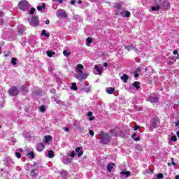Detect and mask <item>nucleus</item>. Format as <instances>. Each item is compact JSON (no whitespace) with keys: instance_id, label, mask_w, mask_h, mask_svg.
Instances as JSON below:
<instances>
[{"instance_id":"nucleus-39","label":"nucleus","mask_w":179,"mask_h":179,"mask_svg":"<svg viewBox=\"0 0 179 179\" xmlns=\"http://www.w3.org/2000/svg\"><path fill=\"white\" fill-rule=\"evenodd\" d=\"M76 155L75 151H72L70 154V157H75Z\"/></svg>"},{"instance_id":"nucleus-46","label":"nucleus","mask_w":179,"mask_h":179,"mask_svg":"<svg viewBox=\"0 0 179 179\" xmlns=\"http://www.w3.org/2000/svg\"><path fill=\"white\" fill-rule=\"evenodd\" d=\"M140 128H141V127L136 125L134 127V131H138V129H139Z\"/></svg>"},{"instance_id":"nucleus-23","label":"nucleus","mask_w":179,"mask_h":179,"mask_svg":"<svg viewBox=\"0 0 179 179\" xmlns=\"http://www.w3.org/2000/svg\"><path fill=\"white\" fill-rule=\"evenodd\" d=\"M49 159H52V157H54V151L53 150H50L48 152V155Z\"/></svg>"},{"instance_id":"nucleus-14","label":"nucleus","mask_w":179,"mask_h":179,"mask_svg":"<svg viewBox=\"0 0 179 179\" xmlns=\"http://www.w3.org/2000/svg\"><path fill=\"white\" fill-rule=\"evenodd\" d=\"M121 79L124 83H127V82H128V79H129V76H128L127 74H123V76L121 77Z\"/></svg>"},{"instance_id":"nucleus-31","label":"nucleus","mask_w":179,"mask_h":179,"mask_svg":"<svg viewBox=\"0 0 179 179\" xmlns=\"http://www.w3.org/2000/svg\"><path fill=\"white\" fill-rule=\"evenodd\" d=\"M164 176L163 175V173H158L155 179H162V178H164Z\"/></svg>"},{"instance_id":"nucleus-30","label":"nucleus","mask_w":179,"mask_h":179,"mask_svg":"<svg viewBox=\"0 0 179 179\" xmlns=\"http://www.w3.org/2000/svg\"><path fill=\"white\" fill-rule=\"evenodd\" d=\"M39 111H41V113H45V106H41L39 107Z\"/></svg>"},{"instance_id":"nucleus-22","label":"nucleus","mask_w":179,"mask_h":179,"mask_svg":"<svg viewBox=\"0 0 179 179\" xmlns=\"http://www.w3.org/2000/svg\"><path fill=\"white\" fill-rule=\"evenodd\" d=\"M71 89L72 90H78V86H76V83H71Z\"/></svg>"},{"instance_id":"nucleus-20","label":"nucleus","mask_w":179,"mask_h":179,"mask_svg":"<svg viewBox=\"0 0 179 179\" xmlns=\"http://www.w3.org/2000/svg\"><path fill=\"white\" fill-rule=\"evenodd\" d=\"M120 174H124L126 176V178H128L129 176H131V171H121Z\"/></svg>"},{"instance_id":"nucleus-59","label":"nucleus","mask_w":179,"mask_h":179,"mask_svg":"<svg viewBox=\"0 0 179 179\" xmlns=\"http://www.w3.org/2000/svg\"><path fill=\"white\" fill-rule=\"evenodd\" d=\"M171 162H174V158L171 159Z\"/></svg>"},{"instance_id":"nucleus-47","label":"nucleus","mask_w":179,"mask_h":179,"mask_svg":"<svg viewBox=\"0 0 179 179\" xmlns=\"http://www.w3.org/2000/svg\"><path fill=\"white\" fill-rule=\"evenodd\" d=\"M76 2V0H71V1H70V3H71V5H75Z\"/></svg>"},{"instance_id":"nucleus-12","label":"nucleus","mask_w":179,"mask_h":179,"mask_svg":"<svg viewBox=\"0 0 179 179\" xmlns=\"http://www.w3.org/2000/svg\"><path fill=\"white\" fill-rule=\"evenodd\" d=\"M132 86L135 87L136 89L138 90L141 89V83L138 81H135L133 84Z\"/></svg>"},{"instance_id":"nucleus-25","label":"nucleus","mask_w":179,"mask_h":179,"mask_svg":"<svg viewBox=\"0 0 179 179\" xmlns=\"http://www.w3.org/2000/svg\"><path fill=\"white\" fill-rule=\"evenodd\" d=\"M94 69H96V71L99 73V75H101V69H100V67H99V66L95 65Z\"/></svg>"},{"instance_id":"nucleus-48","label":"nucleus","mask_w":179,"mask_h":179,"mask_svg":"<svg viewBox=\"0 0 179 179\" xmlns=\"http://www.w3.org/2000/svg\"><path fill=\"white\" fill-rule=\"evenodd\" d=\"M109 132H110V134H115V129H110V131H109Z\"/></svg>"},{"instance_id":"nucleus-6","label":"nucleus","mask_w":179,"mask_h":179,"mask_svg":"<svg viewBox=\"0 0 179 179\" xmlns=\"http://www.w3.org/2000/svg\"><path fill=\"white\" fill-rule=\"evenodd\" d=\"M8 94L10 96H17V94H19V89H17L16 87H13L8 91Z\"/></svg>"},{"instance_id":"nucleus-52","label":"nucleus","mask_w":179,"mask_h":179,"mask_svg":"<svg viewBox=\"0 0 179 179\" xmlns=\"http://www.w3.org/2000/svg\"><path fill=\"white\" fill-rule=\"evenodd\" d=\"M136 73H138V72H141V69L138 68L136 69V70L135 71Z\"/></svg>"},{"instance_id":"nucleus-16","label":"nucleus","mask_w":179,"mask_h":179,"mask_svg":"<svg viewBox=\"0 0 179 179\" xmlns=\"http://www.w3.org/2000/svg\"><path fill=\"white\" fill-rule=\"evenodd\" d=\"M44 148H45V146H44V143H40L38 145V150H39V152H42V150H44Z\"/></svg>"},{"instance_id":"nucleus-38","label":"nucleus","mask_w":179,"mask_h":179,"mask_svg":"<svg viewBox=\"0 0 179 179\" xmlns=\"http://www.w3.org/2000/svg\"><path fill=\"white\" fill-rule=\"evenodd\" d=\"M178 55V56H177L176 59H179V57H178V50H175L173 51V55Z\"/></svg>"},{"instance_id":"nucleus-2","label":"nucleus","mask_w":179,"mask_h":179,"mask_svg":"<svg viewBox=\"0 0 179 179\" xmlns=\"http://www.w3.org/2000/svg\"><path fill=\"white\" fill-rule=\"evenodd\" d=\"M101 136V143H102V145H108V143L111 142V136H110L108 133L102 131Z\"/></svg>"},{"instance_id":"nucleus-63","label":"nucleus","mask_w":179,"mask_h":179,"mask_svg":"<svg viewBox=\"0 0 179 179\" xmlns=\"http://www.w3.org/2000/svg\"><path fill=\"white\" fill-rule=\"evenodd\" d=\"M0 128H1V124H0Z\"/></svg>"},{"instance_id":"nucleus-45","label":"nucleus","mask_w":179,"mask_h":179,"mask_svg":"<svg viewBox=\"0 0 179 179\" xmlns=\"http://www.w3.org/2000/svg\"><path fill=\"white\" fill-rule=\"evenodd\" d=\"M80 132H82L83 134H85L86 130L85 129V128L82 127L80 129Z\"/></svg>"},{"instance_id":"nucleus-51","label":"nucleus","mask_w":179,"mask_h":179,"mask_svg":"<svg viewBox=\"0 0 179 179\" xmlns=\"http://www.w3.org/2000/svg\"><path fill=\"white\" fill-rule=\"evenodd\" d=\"M45 24H50V20H47L45 22Z\"/></svg>"},{"instance_id":"nucleus-13","label":"nucleus","mask_w":179,"mask_h":179,"mask_svg":"<svg viewBox=\"0 0 179 179\" xmlns=\"http://www.w3.org/2000/svg\"><path fill=\"white\" fill-rule=\"evenodd\" d=\"M150 103H157L159 101V96H155V97H153V96H151L150 98Z\"/></svg>"},{"instance_id":"nucleus-34","label":"nucleus","mask_w":179,"mask_h":179,"mask_svg":"<svg viewBox=\"0 0 179 179\" xmlns=\"http://www.w3.org/2000/svg\"><path fill=\"white\" fill-rule=\"evenodd\" d=\"M125 17H129V16H131V12L128 11V10H125Z\"/></svg>"},{"instance_id":"nucleus-9","label":"nucleus","mask_w":179,"mask_h":179,"mask_svg":"<svg viewBox=\"0 0 179 179\" xmlns=\"http://www.w3.org/2000/svg\"><path fill=\"white\" fill-rule=\"evenodd\" d=\"M115 166V164H114V163H110V164H108L107 170H108V173H111V171H113V169H114Z\"/></svg>"},{"instance_id":"nucleus-29","label":"nucleus","mask_w":179,"mask_h":179,"mask_svg":"<svg viewBox=\"0 0 179 179\" xmlns=\"http://www.w3.org/2000/svg\"><path fill=\"white\" fill-rule=\"evenodd\" d=\"M28 156L31 157V159H35L36 155H34V152L31 151L29 153H28Z\"/></svg>"},{"instance_id":"nucleus-11","label":"nucleus","mask_w":179,"mask_h":179,"mask_svg":"<svg viewBox=\"0 0 179 179\" xmlns=\"http://www.w3.org/2000/svg\"><path fill=\"white\" fill-rule=\"evenodd\" d=\"M114 92H115V88H113V87L106 88V92L108 93V94H113Z\"/></svg>"},{"instance_id":"nucleus-18","label":"nucleus","mask_w":179,"mask_h":179,"mask_svg":"<svg viewBox=\"0 0 179 179\" xmlns=\"http://www.w3.org/2000/svg\"><path fill=\"white\" fill-rule=\"evenodd\" d=\"M41 36H44L45 37H50V32H47L45 29L42 30Z\"/></svg>"},{"instance_id":"nucleus-49","label":"nucleus","mask_w":179,"mask_h":179,"mask_svg":"<svg viewBox=\"0 0 179 179\" xmlns=\"http://www.w3.org/2000/svg\"><path fill=\"white\" fill-rule=\"evenodd\" d=\"M65 132H69V128L65 127L64 129Z\"/></svg>"},{"instance_id":"nucleus-62","label":"nucleus","mask_w":179,"mask_h":179,"mask_svg":"<svg viewBox=\"0 0 179 179\" xmlns=\"http://www.w3.org/2000/svg\"><path fill=\"white\" fill-rule=\"evenodd\" d=\"M87 45L89 47L90 45L88 43H87Z\"/></svg>"},{"instance_id":"nucleus-8","label":"nucleus","mask_w":179,"mask_h":179,"mask_svg":"<svg viewBox=\"0 0 179 179\" xmlns=\"http://www.w3.org/2000/svg\"><path fill=\"white\" fill-rule=\"evenodd\" d=\"M125 50H127V51H131V50H134V51H138V49H136V48H135V46L134 45V44H129L128 45H126L124 47Z\"/></svg>"},{"instance_id":"nucleus-56","label":"nucleus","mask_w":179,"mask_h":179,"mask_svg":"<svg viewBox=\"0 0 179 179\" xmlns=\"http://www.w3.org/2000/svg\"><path fill=\"white\" fill-rule=\"evenodd\" d=\"M78 5H80V3H82V1L81 0L78 1Z\"/></svg>"},{"instance_id":"nucleus-41","label":"nucleus","mask_w":179,"mask_h":179,"mask_svg":"<svg viewBox=\"0 0 179 179\" xmlns=\"http://www.w3.org/2000/svg\"><path fill=\"white\" fill-rule=\"evenodd\" d=\"M89 134L91 136H94V131L93 130H89Z\"/></svg>"},{"instance_id":"nucleus-26","label":"nucleus","mask_w":179,"mask_h":179,"mask_svg":"<svg viewBox=\"0 0 179 179\" xmlns=\"http://www.w3.org/2000/svg\"><path fill=\"white\" fill-rule=\"evenodd\" d=\"M114 8H116V9H118V10H121V9H122V7L120 3H115Z\"/></svg>"},{"instance_id":"nucleus-19","label":"nucleus","mask_w":179,"mask_h":179,"mask_svg":"<svg viewBox=\"0 0 179 179\" xmlns=\"http://www.w3.org/2000/svg\"><path fill=\"white\" fill-rule=\"evenodd\" d=\"M46 54H47L48 57L51 58V57H52L53 55H55V52L51 51V50H48V51L46 52Z\"/></svg>"},{"instance_id":"nucleus-24","label":"nucleus","mask_w":179,"mask_h":179,"mask_svg":"<svg viewBox=\"0 0 179 179\" xmlns=\"http://www.w3.org/2000/svg\"><path fill=\"white\" fill-rule=\"evenodd\" d=\"M38 10H43V9H45V3H43L42 6H37Z\"/></svg>"},{"instance_id":"nucleus-36","label":"nucleus","mask_w":179,"mask_h":179,"mask_svg":"<svg viewBox=\"0 0 179 179\" xmlns=\"http://www.w3.org/2000/svg\"><path fill=\"white\" fill-rule=\"evenodd\" d=\"M21 90L22 91V92H25V93H27V87H26L25 86H22V87H21Z\"/></svg>"},{"instance_id":"nucleus-7","label":"nucleus","mask_w":179,"mask_h":179,"mask_svg":"<svg viewBox=\"0 0 179 179\" xmlns=\"http://www.w3.org/2000/svg\"><path fill=\"white\" fill-rule=\"evenodd\" d=\"M57 15L58 17H68V15H66V11L64 9H59L57 11Z\"/></svg>"},{"instance_id":"nucleus-1","label":"nucleus","mask_w":179,"mask_h":179,"mask_svg":"<svg viewBox=\"0 0 179 179\" xmlns=\"http://www.w3.org/2000/svg\"><path fill=\"white\" fill-rule=\"evenodd\" d=\"M83 68H85V66H83L82 64H79L77 66V69L78 71V73L76 76V79H78V80H80V82H82V80H85V79L87 78V74L83 73V71H82V69H83Z\"/></svg>"},{"instance_id":"nucleus-40","label":"nucleus","mask_w":179,"mask_h":179,"mask_svg":"<svg viewBox=\"0 0 179 179\" xmlns=\"http://www.w3.org/2000/svg\"><path fill=\"white\" fill-rule=\"evenodd\" d=\"M169 59L172 60V62H171L169 64H173V62H176V61H177L176 59H174V57H169Z\"/></svg>"},{"instance_id":"nucleus-54","label":"nucleus","mask_w":179,"mask_h":179,"mask_svg":"<svg viewBox=\"0 0 179 179\" xmlns=\"http://www.w3.org/2000/svg\"><path fill=\"white\" fill-rule=\"evenodd\" d=\"M178 125H179V121L176 122V127H178Z\"/></svg>"},{"instance_id":"nucleus-35","label":"nucleus","mask_w":179,"mask_h":179,"mask_svg":"<svg viewBox=\"0 0 179 179\" xmlns=\"http://www.w3.org/2000/svg\"><path fill=\"white\" fill-rule=\"evenodd\" d=\"M86 41H87V43H89V44H92L93 39H92V38H90V37H88V38H87Z\"/></svg>"},{"instance_id":"nucleus-3","label":"nucleus","mask_w":179,"mask_h":179,"mask_svg":"<svg viewBox=\"0 0 179 179\" xmlns=\"http://www.w3.org/2000/svg\"><path fill=\"white\" fill-rule=\"evenodd\" d=\"M28 22H29V24L33 27H37V26L40 24V20H38V17L34 15L28 18Z\"/></svg>"},{"instance_id":"nucleus-53","label":"nucleus","mask_w":179,"mask_h":179,"mask_svg":"<svg viewBox=\"0 0 179 179\" xmlns=\"http://www.w3.org/2000/svg\"><path fill=\"white\" fill-rule=\"evenodd\" d=\"M138 76H139V74L138 73H134V77L138 78Z\"/></svg>"},{"instance_id":"nucleus-60","label":"nucleus","mask_w":179,"mask_h":179,"mask_svg":"<svg viewBox=\"0 0 179 179\" xmlns=\"http://www.w3.org/2000/svg\"><path fill=\"white\" fill-rule=\"evenodd\" d=\"M168 166H171V164L170 162H169Z\"/></svg>"},{"instance_id":"nucleus-28","label":"nucleus","mask_w":179,"mask_h":179,"mask_svg":"<svg viewBox=\"0 0 179 179\" xmlns=\"http://www.w3.org/2000/svg\"><path fill=\"white\" fill-rule=\"evenodd\" d=\"M63 55H64V57H69L71 55V52H68L67 50H64Z\"/></svg>"},{"instance_id":"nucleus-21","label":"nucleus","mask_w":179,"mask_h":179,"mask_svg":"<svg viewBox=\"0 0 179 179\" xmlns=\"http://www.w3.org/2000/svg\"><path fill=\"white\" fill-rule=\"evenodd\" d=\"M51 139H52V136H45V143H48V142H50V141H51Z\"/></svg>"},{"instance_id":"nucleus-37","label":"nucleus","mask_w":179,"mask_h":179,"mask_svg":"<svg viewBox=\"0 0 179 179\" xmlns=\"http://www.w3.org/2000/svg\"><path fill=\"white\" fill-rule=\"evenodd\" d=\"M15 156L17 159H20V157H22V154H20V152H16Z\"/></svg>"},{"instance_id":"nucleus-55","label":"nucleus","mask_w":179,"mask_h":179,"mask_svg":"<svg viewBox=\"0 0 179 179\" xmlns=\"http://www.w3.org/2000/svg\"><path fill=\"white\" fill-rule=\"evenodd\" d=\"M175 179H179V175H176V176H175Z\"/></svg>"},{"instance_id":"nucleus-10","label":"nucleus","mask_w":179,"mask_h":179,"mask_svg":"<svg viewBox=\"0 0 179 179\" xmlns=\"http://www.w3.org/2000/svg\"><path fill=\"white\" fill-rule=\"evenodd\" d=\"M31 177H37L38 176V171L37 169H32L30 172Z\"/></svg>"},{"instance_id":"nucleus-15","label":"nucleus","mask_w":179,"mask_h":179,"mask_svg":"<svg viewBox=\"0 0 179 179\" xmlns=\"http://www.w3.org/2000/svg\"><path fill=\"white\" fill-rule=\"evenodd\" d=\"M131 138V139H133L136 142H138V141H141V138H139V136H137V137H136V134H132Z\"/></svg>"},{"instance_id":"nucleus-17","label":"nucleus","mask_w":179,"mask_h":179,"mask_svg":"<svg viewBox=\"0 0 179 179\" xmlns=\"http://www.w3.org/2000/svg\"><path fill=\"white\" fill-rule=\"evenodd\" d=\"M88 117H90V121H93L94 120V116H93V112L90 111L87 114Z\"/></svg>"},{"instance_id":"nucleus-43","label":"nucleus","mask_w":179,"mask_h":179,"mask_svg":"<svg viewBox=\"0 0 179 179\" xmlns=\"http://www.w3.org/2000/svg\"><path fill=\"white\" fill-rule=\"evenodd\" d=\"M83 155V150L79 151L78 155V157H80Z\"/></svg>"},{"instance_id":"nucleus-44","label":"nucleus","mask_w":179,"mask_h":179,"mask_svg":"<svg viewBox=\"0 0 179 179\" xmlns=\"http://www.w3.org/2000/svg\"><path fill=\"white\" fill-rule=\"evenodd\" d=\"M80 149H82V147H77L76 148V153H78V152H80Z\"/></svg>"},{"instance_id":"nucleus-4","label":"nucleus","mask_w":179,"mask_h":179,"mask_svg":"<svg viewBox=\"0 0 179 179\" xmlns=\"http://www.w3.org/2000/svg\"><path fill=\"white\" fill-rule=\"evenodd\" d=\"M18 6L21 10H24V9L29 8V2L26 0H22L18 3Z\"/></svg>"},{"instance_id":"nucleus-50","label":"nucleus","mask_w":179,"mask_h":179,"mask_svg":"<svg viewBox=\"0 0 179 179\" xmlns=\"http://www.w3.org/2000/svg\"><path fill=\"white\" fill-rule=\"evenodd\" d=\"M103 66H105V68H107V66H108V64H107V62L103 63Z\"/></svg>"},{"instance_id":"nucleus-57","label":"nucleus","mask_w":179,"mask_h":179,"mask_svg":"<svg viewBox=\"0 0 179 179\" xmlns=\"http://www.w3.org/2000/svg\"><path fill=\"white\" fill-rule=\"evenodd\" d=\"M59 3H62V2H64V1L63 0H59Z\"/></svg>"},{"instance_id":"nucleus-58","label":"nucleus","mask_w":179,"mask_h":179,"mask_svg":"<svg viewBox=\"0 0 179 179\" xmlns=\"http://www.w3.org/2000/svg\"><path fill=\"white\" fill-rule=\"evenodd\" d=\"M171 164H173V166H176V163L174 162H172Z\"/></svg>"},{"instance_id":"nucleus-61","label":"nucleus","mask_w":179,"mask_h":179,"mask_svg":"<svg viewBox=\"0 0 179 179\" xmlns=\"http://www.w3.org/2000/svg\"><path fill=\"white\" fill-rule=\"evenodd\" d=\"M4 57H8V55L7 54L4 55Z\"/></svg>"},{"instance_id":"nucleus-32","label":"nucleus","mask_w":179,"mask_h":179,"mask_svg":"<svg viewBox=\"0 0 179 179\" xmlns=\"http://www.w3.org/2000/svg\"><path fill=\"white\" fill-rule=\"evenodd\" d=\"M16 61H17V59L16 57H13L11 60V64H13V65H16Z\"/></svg>"},{"instance_id":"nucleus-42","label":"nucleus","mask_w":179,"mask_h":179,"mask_svg":"<svg viewBox=\"0 0 179 179\" xmlns=\"http://www.w3.org/2000/svg\"><path fill=\"white\" fill-rule=\"evenodd\" d=\"M171 141H173V142H176V141H177V136H171Z\"/></svg>"},{"instance_id":"nucleus-5","label":"nucleus","mask_w":179,"mask_h":179,"mask_svg":"<svg viewBox=\"0 0 179 179\" xmlns=\"http://www.w3.org/2000/svg\"><path fill=\"white\" fill-rule=\"evenodd\" d=\"M150 125L152 128L157 129L159 125H160V119L154 118L151 120Z\"/></svg>"},{"instance_id":"nucleus-33","label":"nucleus","mask_w":179,"mask_h":179,"mask_svg":"<svg viewBox=\"0 0 179 179\" xmlns=\"http://www.w3.org/2000/svg\"><path fill=\"white\" fill-rule=\"evenodd\" d=\"M34 12H36V8H31L29 11V15H34Z\"/></svg>"},{"instance_id":"nucleus-27","label":"nucleus","mask_w":179,"mask_h":179,"mask_svg":"<svg viewBox=\"0 0 179 179\" xmlns=\"http://www.w3.org/2000/svg\"><path fill=\"white\" fill-rule=\"evenodd\" d=\"M151 9L152 10H160V6H159V5H157V6H152L151 7Z\"/></svg>"}]
</instances>
